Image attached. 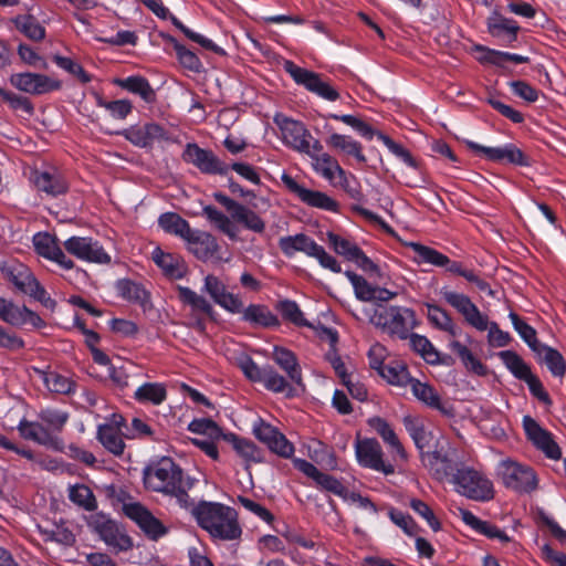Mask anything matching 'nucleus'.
<instances>
[{
    "label": "nucleus",
    "mask_w": 566,
    "mask_h": 566,
    "mask_svg": "<svg viewBox=\"0 0 566 566\" xmlns=\"http://www.w3.org/2000/svg\"><path fill=\"white\" fill-rule=\"evenodd\" d=\"M184 479L181 468L168 457L153 461L143 470V482L147 490L168 494Z\"/></svg>",
    "instance_id": "obj_5"
},
{
    "label": "nucleus",
    "mask_w": 566,
    "mask_h": 566,
    "mask_svg": "<svg viewBox=\"0 0 566 566\" xmlns=\"http://www.w3.org/2000/svg\"><path fill=\"white\" fill-rule=\"evenodd\" d=\"M273 122L281 130L284 145L300 153L310 154L313 137L302 122L283 114H275Z\"/></svg>",
    "instance_id": "obj_14"
},
{
    "label": "nucleus",
    "mask_w": 566,
    "mask_h": 566,
    "mask_svg": "<svg viewBox=\"0 0 566 566\" xmlns=\"http://www.w3.org/2000/svg\"><path fill=\"white\" fill-rule=\"evenodd\" d=\"M486 29L489 34L499 41V44L510 46L517 40L520 25L515 20L505 18L495 11L486 19Z\"/></svg>",
    "instance_id": "obj_25"
},
{
    "label": "nucleus",
    "mask_w": 566,
    "mask_h": 566,
    "mask_svg": "<svg viewBox=\"0 0 566 566\" xmlns=\"http://www.w3.org/2000/svg\"><path fill=\"white\" fill-rule=\"evenodd\" d=\"M9 281L23 294L30 295L39 281L27 268L10 271Z\"/></svg>",
    "instance_id": "obj_60"
},
{
    "label": "nucleus",
    "mask_w": 566,
    "mask_h": 566,
    "mask_svg": "<svg viewBox=\"0 0 566 566\" xmlns=\"http://www.w3.org/2000/svg\"><path fill=\"white\" fill-rule=\"evenodd\" d=\"M522 424L527 440L531 441L537 450H541L548 459H560L562 450L555 442L552 432L541 427L531 416H524Z\"/></svg>",
    "instance_id": "obj_22"
},
{
    "label": "nucleus",
    "mask_w": 566,
    "mask_h": 566,
    "mask_svg": "<svg viewBox=\"0 0 566 566\" xmlns=\"http://www.w3.org/2000/svg\"><path fill=\"white\" fill-rule=\"evenodd\" d=\"M241 321L248 323L253 328H277L281 322L265 304H249L241 315Z\"/></svg>",
    "instance_id": "obj_28"
},
{
    "label": "nucleus",
    "mask_w": 566,
    "mask_h": 566,
    "mask_svg": "<svg viewBox=\"0 0 566 566\" xmlns=\"http://www.w3.org/2000/svg\"><path fill=\"white\" fill-rule=\"evenodd\" d=\"M158 226L166 233L180 237L190 244L200 245V251H196L200 258L212 255L218 248L216 239L211 234L192 230L189 222L176 212L161 213L158 218Z\"/></svg>",
    "instance_id": "obj_4"
},
{
    "label": "nucleus",
    "mask_w": 566,
    "mask_h": 566,
    "mask_svg": "<svg viewBox=\"0 0 566 566\" xmlns=\"http://www.w3.org/2000/svg\"><path fill=\"white\" fill-rule=\"evenodd\" d=\"M461 518L465 523V525L470 526L476 533L484 535L491 539H497L501 543L511 542V537L496 525L482 521L478 516H475L471 511L463 510L461 511Z\"/></svg>",
    "instance_id": "obj_37"
},
{
    "label": "nucleus",
    "mask_w": 566,
    "mask_h": 566,
    "mask_svg": "<svg viewBox=\"0 0 566 566\" xmlns=\"http://www.w3.org/2000/svg\"><path fill=\"white\" fill-rule=\"evenodd\" d=\"M118 134L139 148H151L155 143L170 140L168 130L163 125L154 122L133 125Z\"/></svg>",
    "instance_id": "obj_20"
},
{
    "label": "nucleus",
    "mask_w": 566,
    "mask_h": 566,
    "mask_svg": "<svg viewBox=\"0 0 566 566\" xmlns=\"http://www.w3.org/2000/svg\"><path fill=\"white\" fill-rule=\"evenodd\" d=\"M124 438V432L114 431L108 426H97L96 440L114 457H122L124 454L126 448Z\"/></svg>",
    "instance_id": "obj_40"
},
{
    "label": "nucleus",
    "mask_w": 566,
    "mask_h": 566,
    "mask_svg": "<svg viewBox=\"0 0 566 566\" xmlns=\"http://www.w3.org/2000/svg\"><path fill=\"white\" fill-rule=\"evenodd\" d=\"M187 429L192 433L207 436L211 440H221L224 434L222 428L210 418L193 419Z\"/></svg>",
    "instance_id": "obj_54"
},
{
    "label": "nucleus",
    "mask_w": 566,
    "mask_h": 566,
    "mask_svg": "<svg viewBox=\"0 0 566 566\" xmlns=\"http://www.w3.org/2000/svg\"><path fill=\"white\" fill-rule=\"evenodd\" d=\"M43 381L50 391L61 395H72L76 389L74 380L57 371L45 373Z\"/></svg>",
    "instance_id": "obj_52"
},
{
    "label": "nucleus",
    "mask_w": 566,
    "mask_h": 566,
    "mask_svg": "<svg viewBox=\"0 0 566 566\" xmlns=\"http://www.w3.org/2000/svg\"><path fill=\"white\" fill-rule=\"evenodd\" d=\"M464 143L474 155L485 160L518 167L532 166L531 157L513 143H507L497 147L483 146L473 140H465Z\"/></svg>",
    "instance_id": "obj_9"
},
{
    "label": "nucleus",
    "mask_w": 566,
    "mask_h": 566,
    "mask_svg": "<svg viewBox=\"0 0 566 566\" xmlns=\"http://www.w3.org/2000/svg\"><path fill=\"white\" fill-rule=\"evenodd\" d=\"M14 24L22 34L32 41H42L45 38V28L31 14L17 17Z\"/></svg>",
    "instance_id": "obj_49"
},
{
    "label": "nucleus",
    "mask_w": 566,
    "mask_h": 566,
    "mask_svg": "<svg viewBox=\"0 0 566 566\" xmlns=\"http://www.w3.org/2000/svg\"><path fill=\"white\" fill-rule=\"evenodd\" d=\"M307 155L315 160L314 170L325 179L333 180L335 178V174H338L340 177L345 176L344 169L329 154H314L310 150V154Z\"/></svg>",
    "instance_id": "obj_44"
},
{
    "label": "nucleus",
    "mask_w": 566,
    "mask_h": 566,
    "mask_svg": "<svg viewBox=\"0 0 566 566\" xmlns=\"http://www.w3.org/2000/svg\"><path fill=\"white\" fill-rule=\"evenodd\" d=\"M221 440L230 444L235 453L247 463H260L263 461L262 451L252 440L241 437L234 432H224Z\"/></svg>",
    "instance_id": "obj_33"
},
{
    "label": "nucleus",
    "mask_w": 566,
    "mask_h": 566,
    "mask_svg": "<svg viewBox=\"0 0 566 566\" xmlns=\"http://www.w3.org/2000/svg\"><path fill=\"white\" fill-rule=\"evenodd\" d=\"M412 395L427 407L440 411L442 415H451V410L446 408L441 401L440 395L428 382H422L417 378L409 380Z\"/></svg>",
    "instance_id": "obj_32"
},
{
    "label": "nucleus",
    "mask_w": 566,
    "mask_h": 566,
    "mask_svg": "<svg viewBox=\"0 0 566 566\" xmlns=\"http://www.w3.org/2000/svg\"><path fill=\"white\" fill-rule=\"evenodd\" d=\"M410 247L415 252L413 260L418 264L427 263L437 268H444L446 271L459 275L474 284L479 291L486 293L491 297L495 296V292L491 289L490 284L481 279L474 270L464 268L461 262L450 260L448 255L431 247L421 243H411Z\"/></svg>",
    "instance_id": "obj_3"
},
{
    "label": "nucleus",
    "mask_w": 566,
    "mask_h": 566,
    "mask_svg": "<svg viewBox=\"0 0 566 566\" xmlns=\"http://www.w3.org/2000/svg\"><path fill=\"white\" fill-rule=\"evenodd\" d=\"M371 322L399 339H407L411 329L418 326L412 308L391 305L376 312Z\"/></svg>",
    "instance_id": "obj_7"
},
{
    "label": "nucleus",
    "mask_w": 566,
    "mask_h": 566,
    "mask_svg": "<svg viewBox=\"0 0 566 566\" xmlns=\"http://www.w3.org/2000/svg\"><path fill=\"white\" fill-rule=\"evenodd\" d=\"M499 474L506 488L520 493H532L538 485L536 473L531 467L512 460L500 463Z\"/></svg>",
    "instance_id": "obj_11"
},
{
    "label": "nucleus",
    "mask_w": 566,
    "mask_h": 566,
    "mask_svg": "<svg viewBox=\"0 0 566 566\" xmlns=\"http://www.w3.org/2000/svg\"><path fill=\"white\" fill-rule=\"evenodd\" d=\"M33 244L35 252L42 258L50 260L53 256L60 255L57 251L61 249V247L57 242V239L48 232L36 233L33 237Z\"/></svg>",
    "instance_id": "obj_55"
},
{
    "label": "nucleus",
    "mask_w": 566,
    "mask_h": 566,
    "mask_svg": "<svg viewBox=\"0 0 566 566\" xmlns=\"http://www.w3.org/2000/svg\"><path fill=\"white\" fill-rule=\"evenodd\" d=\"M355 455L360 467L367 468L385 475L395 473V467L384 460V451L375 438L356 439Z\"/></svg>",
    "instance_id": "obj_12"
},
{
    "label": "nucleus",
    "mask_w": 566,
    "mask_h": 566,
    "mask_svg": "<svg viewBox=\"0 0 566 566\" xmlns=\"http://www.w3.org/2000/svg\"><path fill=\"white\" fill-rule=\"evenodd\" d=\"M455 450H444L443 447L438 448L433 451H427L422 453L420 458L423 467L428 469L437 480L453 479L455 473L461 468L462 462H458L454 459Z\"/></svg>",
    "instance_id": "obj_16"
},
{
    "label": "nucleus",
    "mask_w": 566,
    "mask_h": 566,
    "mask_svg": "<svg viewBox=\"0 0 566 566\" xmlns=\"http://www.w3.org/2000/svg\"><path fill=\"white\" fill-rule=\"evenodd\" d=\"M178 298L185 305L190 306L193 311L206 314L209 318H214L216 311L213 306L202 296L197 294L188 286H177Z\"/></svg>",
    "instance_id": "obj_41"
},
{
    "label": "nucleus",
    "mask_w": 566,
    "mask_h": 566,
    "mask_svg": "<svg viewBox=\"0 0 566 566\" xmlns=\"http://www.w3.org/2000/svg\"><path fill=\"white\" fill-rule=\"evenodd\" d=\"M283 69L297 85L303 86L310 93L328 102L339 98L338 91L325 81L322 74L301 67L290 60L284 62Z\"/></svg>",
    "instance_id": "obj_8"
},
{
    "label": "nucleus",
    "mask_w": 566,
    "mask_h": 566,
    "mask_svg": "<svg viewBox=\"0 0 566 566\" xmlns=\"http://www.w3.org/2000/svg\"><path fill=\"white\" fill-rule=\"evenodd\" d=\"M167 398L165 385L160 382H145L134 392V399L140 403H153L158 406Z\"/></svg>",
    "instance_id": "obj_42"
},
{
    "label": "nucleus",
    "mask_w": 566,
    "mask_h": 566,
    "mask_svg": "<svg viewBox=\"0 0 566 566\" xmlns=\"http://www.w3.org/2000/svg\"><path fill=\"white\" fill-rule=\"evenodd\" d=\"M114 84L134 95L139 96L147 104L156 102V91L153 88L149 81L142 75L115 78Z\"/></svg>",
    "instance_id": "obj_36"
},
{
    "label": "nucleus",
    "mask_w": 566,
    "mask_h": 566,
    "mask_svg": "<svg viewBox=\"0 0 566 566\" xmlns=\"http://www.w3.org/2000/svg\"><path fill=\"white\" fill-rule=\"evenodd\" d=\"M509 318L512 322V325L515 332L520 335V337L527 344V346L533 350H537L538 346L542 344L538 342L536 335V329L527 324L518 314L511 311L509 313Z\"/></svg>",
    "instance_id": "obj_51"
},
{
    "label": "nucleus",
    "mask_w": 566,
    "mask_h": 566,
    "mask_svg": "<svg viewBox=\"0 0 566 566\" xmlns=\"http://www.w3.org/2000/svg\"><path fill=\"white\" fill-rule=\"evenodd\" d=\"M0 321L14 326L24 327L30 325L34 329H42L46 327L45 321L34 311L28 306H19L11 300L0 296Z\"/></svg>",
    "instance_id": "obj_17"
},
{
    "label": "nucleus",
    "mask_w": 566,
    "mask_h": 566,
    "mask_svg": "<svg viewBox=\"0 0 566 566\" xmlns=\"http://www.w3.org/2000/svg\"><path fill=\"white\" fill-rule=\"evenodd\" d=\"M38 417L50 431L61 432L69 421L70 413L55 408H44L38 413Z\"/></svg>",
    "instance_id": "obj_56"
},
{
    "label": "nucleus",
    "mask_w": 566,
    "mask_h": 566,
    "mask_svg": "<svg viewBox=\"0 0 566 566\" xmlns=\"http://www.w3.org/2000/svg\"><path fill=\"white\" fill-rule=\"evenodd\" d=\"M147 9H149L157 18L161 20H170V22L180 30L189 40L198 43L203 49L209 50L218 55H224L226 51L217 45L212 40L197 33L185 25L164 4L163 0H139Z\"/></svg>",
    "instance_id": "obj_15"
},
{
    "label": "nucleus",
    "mask_w": 566,
    "mask_h": 566,
    "mask_svg": "<svg viewBox=\"0 0 566 566\" xmlns=\"http://www.w3.org/2000/svg\"><path fill=\"white\" fill-rule=\"evenodd\" d=\"M443 300L455 308L464 321L478 331L489 329L488 340L493 347H505L512 340L510 333L502 331L497 323H489L488 316L483 315L471 298L462 293L453 292L447 287L440 290Z\"/></svg>",
    "instance_id": "obj_2"
},
{
    "label": "nucleus",
    "mask_w": 566,
    "mask_h": 566,
    "mask_svg": "<svg viewBox=\"0 0 566 566\" xmlns=\"http://www.w3.org/2000/svg\"><path fill=\"white\" fill-rule=\"evenodd\" d=\"M117 295L123 300L139 305L143 311H149L153 307L150 293L143 284L129 279H120L115 283Z\"/></svg>",
    "instance_id": "obj_29"
},
{
    "label": "nucleus",
    "mask_w": 566,
    "mask_h": 566,
    "mask_svg": "<svg viewBox=\"0 0 566 566\" xmlns=\"http://www.w3.org/2000/svg\"><path fill=\"white\" fill-rule=\"evenodd\" d=\"M65 250L86 262L106 264L111 262V256L99 244L98 241L87 237H71L64 242Z\"/></svg>",
    "instance_id": "obj_23"
},
{
    "label": "nucleus",
    "mask_w": 566,
    "mask_h": 566,
    "mask_svg": "<svg viewBox=\"0 0 566 566\" xmlns=\"http://www.w3.org/2000/svg\"><path fill=\"white\" fill-rule=\"evenodd\" d=\"M368 426L377 432L382 441L390 447L401 460H407L408 454L390 423L378 416L367 420Z\"/></svg>",
    "instance_id": "obj_35"
},
{
    "label": "nucleus",
    "mask_w": 566,
    "mask_h": 566,
    "mask_svg": "<svg viewBox=\"0 0 566 566\" xmlns=\"http://www.w3.org/2000/svg\"><path fill=\"white\" fill-rule=\"evenodd\" d=\"M534 353L543 358L553 376L563 377L565 375L566 361L557 349L542 343Z\"/></svg>",
    "instance_id": "obj_43"
},
{
    "label": "nucleus",
    "mask_w": 566,
    "mask_h": 566,
    "mask_svg": "<svg viewBox=\"0 0 566 566\" xmlns=\"http://www.w3.org/2000/svg\"><path fill=\"white\" fill-rule=\"evenodd\" d=\"M52 60L56 66L75 76L83 84L90 83L93 78V76L87 73L80 63L71 57L55 54Z\"/></svg>",
    "instance_id": "obj_59"
},
{
    "label": "nucleus",
    "mask_w": 566,
    "mask_h": 566,
    "mask_svg": "<svg viewBox=\"0 0 566 566\" xmlns=\"http://www.w3.org/2000/svg\"><path fill=\"white\" fill-rule=\"evenodd\" d=\"M407 339H409L412 350L419 354L427 363H429L432 355L437 350L429 338L417 333H409Z\"/></svg>",
    "instance_id": "obj_64"
},
{
    "label": "nucleus",
    "mask_w": 566,
    "mask_h": 566,
    "mask_svg": "<svg viewBox=\"0 0 566 566\" xmlns=\"http://www.w3.org/2000/svg\"><path fill=\"white\" fill-rule=\"evenodd\" d=\"M18 431L25 440H31L54 450L62 449V440L53 436L50 429L40 422L29 421L23 418L18 424Z\"/></svg>",
    "instance_id": "obj_26"
},
{
    "label": "nucleus",
    "mask_w": 566,
    "mask_h": 566,
    "mask_svg": "<svg viewBox=\"0 0 566 566\" xmlns=\"http://www.w3.org/2000/svg\"><path fill=\"white\" fill-rule=\"evenodd\" d=\"M32 181L39 191L50 197L64 195L69 190L67 182L62 175L55 170H35L32 174Z\"/></svg>",
    "instance_id": "obj_30"
},
{
    "label": "nucleus",
    "mask_w": 566,
    "mask_h": 566,
    "mask_svg": "<svg viewBox=\"0 0 566 566\" xmlns=\"http://www.w3.org/2000/svg\"><path fill=\"white\" fill-rule=\"evenodd\" d=\"M499 357L515 378L527 384L530 392L535 398L546 406H551L553 403L539 378L532 374L530 366L520 355L513 350H502L499 353Z\"/></svg>",
    "instance_id": "obj_10"
},
{
    "label": "nucleus",
    "mask_w": 566,
    "mask_h": 566,
    "mask_svg": "<svg viewBox=\"0 0 566 566\" xmlns=\"http://www.w3.org/2000/svg\"><path fill=\"white\" fill-rule=\"evenodd\" d=\"M328 147L343 153L346 156L354 157L359 164L367 161L363 153V145L349 135L333 133L327 139Z\"/></svg>",
    "instance_id": "obj_38"
},
{
    "label": "nucleus",
    "mask_w": 566,
    "mask_h": 566,
    "mask_svg": "<svg viewBox=\"0 0 566 566\" xmlns=\"http://www.w3.org/2000/svg\"><path fill=\"white\" fill-rule=\"evenodd\" d=\"M450 349L455 353L464 367L473 371L479 376H484L486 374V367L473 355V353L463 344L458 340H452L449 344Z\"/></svg>",
    "instance_id": "obj_50"
},
{
    "label": "nucleus",
    "mask_w": 566,
    "mask_h": 566,
    "mask_svg": "<svg viewBox=\"0 0 566 566\" xmlns=\"http://www.w3.org/2000/svg\"><path fill=\"white\" fill-rule=\"evenodd\" d=\"M318 245L315 240L304 233L282 237L279 240V247L282 253L287 258L294 256L296 252H303L312 258Z\"/></svg>",
    "instance_id": "obj_34"
},
{
    "label": "nucleus",
    "mask_w": 566,
    "mask_h": 566,
    "mask_svg": "<svg viewBox=\"0 0 566 566\" xmlns=\"http://www.w3.org/2000/svg\"><path fill=\"white\" fill-rule=\"evenodd\" d=\"M451 483L455 485V491L473 501L486 502L493 499V483L483 473L478 470L461 464Z\"/></svg>",
    "instance_id": "obj_6"
},
{
    "label": "nucleus",
    "mask_w": 566,
    "mask_h": 566,
    "mask_svg": "<svg viewBox=\"0 0 566 566\" xmlns=\"http://www.w3.org/2000/svg\"><path fill=\"white\" fill-rule=\"evenodd\" d=\"M264 388L275 394H284L285 397L292 398L295 396V389L290 381L280 375L274 367L268 365V370L261 382Z\"/></svg>",
    "instance_id": "obj_45"
},
{
    "label": "nucleus",
    "mask_w": 566,
    "mask_h": 566,
    "mask_svg": "<svg viewBox=\"0 0 566 566\" xmlns=\"http://www.w3.org/2000/svg\"><path fill=\"white\" fill-rule=\"evenodd\" d=\"M472 52L478 54L475 57L481 64H490L501 69L506 67L505 62H513L515 64H524L530 62L528 56L490 49L478 43L473 44Z\"/></svg>",
    "instance_id": "obj_27"
},
{
    "label": "nucleus",
    "mask_w": 566,
    "mask_h": 566,
    "mask_svg": "<svg viewBox=\"0 0 566 566\" xmlns=\"http://www.w3.org/2000/svg\"><path fill=\"white\" fill-rule=\"evenodd\" d=\"M0 102L7 103L13 111H21L31 116L34 113V105L29 97L18 95L0 87Z\"/></svg>",
    "instance_id": "obj_62"
},
{
    "label": "nucleus",
    "mask_w": 566,
    "mask_h": 566,
    "mask_svg": "<svg viewBox=\"0 0 566 566\" xmlns=\"http://www.w3.org/2000/svg\"><path fill=\"white\" fill-rule=\"evenodd\" d=\"M276 310L281 313L283 319L294 324L295 326L315 328V325L304 317L302 310L295 301H279Z\"/></svg>",
    "instance_id": "obj_46"
},
{
    "label": "nucleus",
    "mask_w": 566,
    "mask_h": 566,
    "mask_svg": "<svg viewBox=\"0 0 566 566\" xmlns=\"http://www.w3.org/2000/svg\"><path fill=\"white\" fill-rule=\"evenodd\" d=\"M327 241L336 254L343 256L349 262L359 250V247L355 242L332 231L327 232Z\"/></svg>",
    "instance_id": "obj_57"
},
{
    "label": "nucleus",
    "mask_w": 566,
    "mask_h": 566,
    "mask_svg": "<svg viewBox=\"0 0 566 566\" xmlns=\"http://www.w3.org/2000/svg\"><path fill=\"white\" fill-rule=\"evenodd\" d=\"M282 182L289 189L290 192L297 196V198L305 205L318 208L325 211L337 212L338 202L325 192L318 190H311L300 185L292 176L284 172L281 176Z\"/></svg>",
    "instance_id": "obj_21"
},
{
    "label": "nucleus",
    "mask_w": 566,
    "mask_h": 566,
    "mask_svg": "<svg viewBox=\"0 0 566 566\" xmlns=\"http://www.w3.org/2000/svg\"><path fill=\"white\" fill-rule=\"evenodd\" d=\"M202 214L210 223H212L222 233L228 235L231 240L237 239V232L231 222V219L222 211L218 210L213 206L208 205L202 208Z\"/></svg>",
    "instance_id": "obj_47"
},
{
    "label": "nucleus",
    "mask_w": 566,
    "mask_h": 566,
    "mask_svg": "<svg viewBox=\"0 0 566 566\" xmlns=\"http://www.w3.org/2000/svg\"><path fill=\"white\" fill-rule=\"evenodd\" d=\"M160 36L166 43L172 45L176 57L184 69L195 73L203 71V64L195 52L179 43L178 40L170 34L161 33Z\"/></svg>",
    "instance_id": "obj_39"
},
{
    "label": "nucleus",
    "mask_w": 566,
    "mask_h": 566,
    "mask_svg": "<svg viewBox=\"0 0 566 566\" xmlns=\"http://www.w3.org/2000/svg\"><path fill=\"white\" fill-rule=\"evenodd\" d=\"M10 83L17 90L31 95H43L62 88V82L60 80L32 72L12 74L10 76Z\"/></svg>",
    "instance_id": "obj_18"
},
{
    "label": "nucleus",
    "mask_w": 566,
    "mask_h": 566,
    "mask_svg": "<svg viewBox=\"0 0 566 566\" xmlns=\"http://www.w3.org/2000/svg\"><path fill=\"white\" fill-rule=\"evenodd\" d=\"M69 499L72 503L86 511L91 512L97 509L96 497L93 491L85 484H75L70 486Z\"/></svg>",
    "instance_id": "obj_53"
},
{
    "label": "nucleus",
    "mask_w": 566,
    "mask_h": 566,
    "mask_svg": "<svg viewBox=\"0 0 566 566\" xmlns=\"http://www.w3.org/2000/svg\"><path fill=\"white\" fill-rule=\"evenodd\" d=\"M123 512L138 525L149 539L157 541L168 532V528L139 502L124 504Z\"/></svg>",
    "instance_id": "obj_19"
},
{
    "label": "nucleus",
    "mask_w": 566,
    "mask_h": 566,
    "mask_svg": "<svg viewBox=\"0 0 566 566\" xmlns=\"http://www.w3.org/2000/svg\"><path fill=\"white\" fill-rule=\"evenodd\" d=\"M181 158L205 175L227 176L229 172V165L220 160L211 149L201 148L196 143L186 145Z\"/></svg>",
    "instance_id": "obj_13"
},
{
    "label": "nucleus",
    "mask_w": 566,
    "mask_h": 566,
    "mask_svg": "<svg viewBox=\"0 0 566 566\" xmlns=\"http://www.w3.org/2000/svg\"><path fill=\"white\" fill-rule=\"evenodd\" d=\"M345 276L348 279V281L352 283L354 292L356 297L359 301L363 302H373L374 296V289L375 286L370 285L366 279H364L361 275H358L357 273L353 271H345Z\"/></svg>",
    "instance_id": "obj_61"
},
{
    "label": "nucleus",
    "mask_w": 566,
    "mask_h": 566,
    "mask_svg": "<svg viewBox=\"0 0 566 566\" xmlns=\"http://www.w3.org/2000/svg\"><path fill=\"white\" fill-rule=\"evenodd\" d=\"M197 524L213 539L235 541L242 535L238 512L226 504L200 501L192 509Z\"/></svg>",
    "instance_id": "obj_1"
},
{
    "label": "nucleus",
    "mask_w": 566,
    "mask_h": 566,
    "mask_svg": "<svg viewBox=\"0 0 566 566\" xmlns=\"http://www.w3.org/2000/svg\"><path fill=\"white\" fill-rule=\"evenodd\" d=\"M272 359L275 364L286 373L291 382L297 386H304L302 377V368L298 364L296 355L282 346H274Z\"/></svg>",
    "instance_id": "obj_31"
},
{
    "label": "nucleus",
    "mask_w": 566,
    "mask_h": 566,
    "mask_svg": "<svg viewBox=\"0 0 566 566\" xmlns=\"http://www.w3.org/2000/svg\"><path fill=\"white\" fill-rule=\"evenodd\" d=\"M92 526L102 541L108 546L126 552L133 548V539L129 535L120 533L117 524L105 516L93 520Z\"/></svg>",
    "instance_id": "obj_24"
},
{
    "label": "nucleus",
    "mask_w": 566,
    "mask_h": 566,
    "mask_svg": "<svg viewBox=\"0 0 566 566\" xmlns=\"http://www.w3.org/2000/svg\"><path fill=\"white\" fill-rule=\"evenodd\" d=\"M377 138L388 148V150L392 155H395L405 165L412 169H418L419 165L417 159L411 155V153L407 148L396 143L392 138L382 133H378Z\"/></svg>",
    "instance_id": "obj_58"
},
{
    "label": "nucleus",
    "mask_w": 566,
    "mask_h": 566,
    "mask_svg": "<svg viewBox=\"0 0 566 566\" xmlns=\"http://www.w3.org/2000/svg\"><path fill=\"white\" fill-rule=\"evenodd\" d=\"M380 375L387 379L391 385L407 386L411 376L405 365L397 364L396 366L385 365L380 369Z\"/></svg>",
    "instance_id": "obj_63"
},
{
    "label": "nucleus",
    "mask_w": 566,
    "mask_h": 566,
    "mask_svg": "<svg viewBox=\"0 0 566 566\" xmlns=\"http://www.w3.org/2000/svg\"><path fill=\"white\" fill-rule=\"evenodd\" d=\"M231 219L242 224L245 229L255 233H262L265 229V222L262 220V218L256 212L243 205H240L238 209L234 210Z\"/></svg>",
    "instance_id": "obj_48"
}]
</instances>
